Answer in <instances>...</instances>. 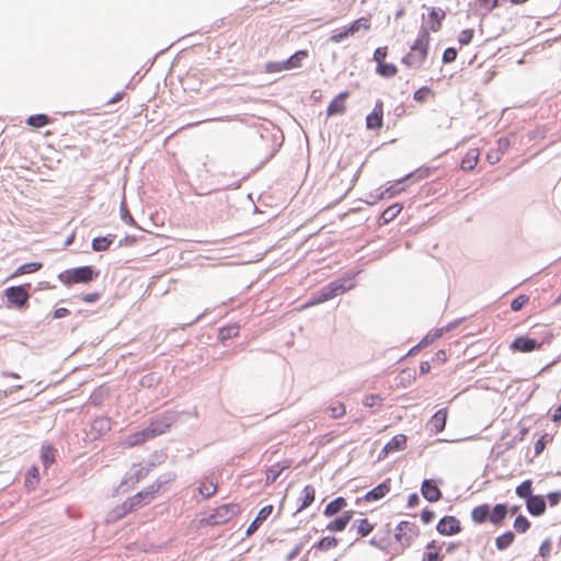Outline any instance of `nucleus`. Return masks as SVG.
<instances>
[{
	"label": "nucleus",
	"instance_id": "obj_7",
	"mask_svg": "<svg viewBox=\"0 0 561 561\" xmlns=\"http://www.w3.org/2000/svg\"><path fill=\"white\" fill-rule=\"evenodd\" d=\"M4 295L8 304L18 308H24L30 298V294L24 286L9 287L5 289Z\"/></svg>",
	"mask_w": 561,
	"mask_h": 561
},
{
	"label": "nucleus",
	"instance_id": "obj_41",
	"mask_svg": "<svg viewBox=\"0 0 561 561\" xmlns=\"http://www.w3.org/2000/svg\"><path fill=\"white\" fill-rule=\"evenodd\" d=\"M114 236L110 237H98L92 240V248L94 251L101 252L106 251L112 244Z\"/></svg>",
	"mask_w": 561,
	"mask_h": 561
},
{
	"label": "nucleus",
	"instance_id": "obj_26",
	"mask_svg": "<svg viewBox=\"0 0 561 561\" xmlns=\"http://www.w3.org/2000/svg\"><path fill=\"white\" fill-rule=\"evenodd\" d=\"M309 57L306 49L297 50L294 55L285 60L287 71L301 68L305 60Z\"/></svg>",
	"mask_w": 561,
	"mask_h": 561
},
{
	"label": "nucleus",
	"instance_id": "obj_29",
	"mask_svg": "<svg viewBox=\"0 0 561 561\" xmlns=\"http://www.w3.org/2000/svg\"><path fill=\"white\" fill-rule=\"evenodd\" d=\"M515 541V534L512 530H506L495 538V548L499 551H504L510 548Z\"/></svg>",
	"mask_w": 561,
	"mask_h": 561
},
{
	"label": "nucleus",
	"instance_id": "obj_46",
	"mask_svg": "<svg viewBox=\"0 0 561 561\" xmlns=\"http://www.w3.org/2000/svg\"><path fill=\"white\" fill-rule=\"evenodd\" d=\"M434 95V92L432 91L431 88L428 87H422L420 89H417L414 94H413V99L414 101L419 102V103H423L425 102L428 98L433 96Z\"/></svg>",
	"mask_w": 561,
	"mask_h": 561
},
{
	"label": "nucleus",
	"instance_id": "obj_2",
	"mask_svg": "<svg viewBox=\"0 0 561 561\" xmlns=\"http://www.w3.org/2000/svg\"><path fill=\"white\" fill-rule=\"evenodd\" d=\"M354 287L355 282L352 276H345L337 280L331 282L329 285L323 287L319 293H317L308 302H306L304 308H309L325 302L346 293L347 290H351Z\"/></svg>",
	"mask_w": 561,
	"mask_h": 561
},
{
	"label": "nucleus",
	"instance_id": "obj_34",
	"mask_svg": "<svg viewBox=\"0 0 561 561\" xmlns=\"http://www.w3.org/2000/svg\"><path fill=\"white\" fill-rule=\"evenodd\" d=\"M402 208V205L398 203L387 207L380 216L381 224H388L393 220L401 213Z\"/></svg>",
	"mask_w": 561,
	"mask_h": 561
},
{
	"label": "nucleus",
	"instance_id": "obj_50",
	"mask_svg": "<svg viewBox=\"0 0 561 561\" xmlns=\"http://www.w3.org/2000/svg\"><path fill=\"white\" fill-rule=\"evenodd\" d=\"M381 402L382 399L379 394H368L363 400L364 405L368 408L380 407Z\"/></svg>",
	"mask_w": 561,
	"mask_h": 561
},
{
	"label": "nucleus",
	"instance_id": "obj_54",
	"mask_svg": "<svg viewBox=\"0 0 561 561\" xmlns=\"http://www.w3.org/2000/svg\"><path fill=\"white\" fill-rule=\"evenodd\" d=\"M478 4L481 9L485 10L486 12H491L493 9H495L499 4L497 0H478Z\"/></svg>",
	"mask_w": 561,
	"mask_h": 561
},
{
	"label": "nucleus",
	"instance_id": "obj_57",
	"mask_svg": "<svg viewBox=\"0 0 561 561\" xmlns=\"http://www.w3.org/2000/svg\"><path fill=\"white\" fill-rule=\"evenodd\" d=\"M547 435L541 436L534 445L535 455H540L546 448Z\"/></svg>",
	"mask_w": 561,
	"mask_h": 561
},
{
	"label": "nucleus",
	"instance_id": "obj_51",
	"mask_svg": "<svg viewBox=\"0 0 561 561\" xmlns=\"http://www.w3.org/2000/svg\"><path fill=\"white\" fill-rule=\"evenodd\" d=\"M387 56H388V47L382 46V47L376 48V50L374 51L373 59H374V61H376V64L378 66L382 62H386L385 59Z\"/></svg>",
	"mask_w": 561,
	"mask_h": 561
},
{
	"label": "nucleus",
	"instance_id": "obj_33",
	"mask_svg": "<svg viewBox=\"0 0 561 561\" xmlns=\"http://www.w3.org/2000/svg\"><path fill=\"white\" fill-rule=\"evenodd\" d=\"M352 528L356 530L359 537H366L374 530L375 525L368 518H362Z\"/></svg>",
	"mask_w": 561,
	"mask_h": 561
},
{
	"label": "nucleus",
	"instance_id": "obj_32",
	"mask_svg": "<svg viewBox=\"0 0 561 561\" xmlns=\"http://www.w3.org/2000/svg\"><path fill=\"white\" fill-rule=\"evenodd\" d=\"M42 267H43V264L41 262H30V263L22 264L14 271V273L11 275V278H15V277H19V276L25 275V274L35 273V272L39 271Z\"/></svg>",
	"mask_w": 561,
	"mask_h": 561
},
{
	"label": "nucleus",
	"instance_id": "obj_24",
	"mask_svg": "<svg viewBox=\"0 0 561 561\" xmlns=\"http://www.w3.org/2000/svg\"><path fill=\"white\" fill-rule=\"evenodd\" d=\"M347 506V501L343 496L335 497L331 502H329L324 510L323 515L327 517H332L334 515H337L339 513L343 512Z\"/></svg>",
	"mask_w": 561,
	"mask_h": 561
},
{
	"label": "nucleus",
	"instance_id": "obj_53",
	"mask_svg": "<svg viewBox=\"0 0 561 561\" xmlns=\"http://www.w3.org/2000/svg\"><path fill=\"white\" fill-rule=\"evenodd\" d=\"M503 153L501 152V150H497V149H491L488 153H486V161L490 163V164H495L497 163L501 158H502Z\"/></svg>",
	"mask_w": 561,
	"mask_h": 561
},
{
	"label": "nucleus",
	"instance_id": "obj_4",
	"mask_svg": "<svg viewBox=\"0 0 561 561\" xmlns=\"http://www.w3.org/2000/svg\"><path fill=\"white\" fill-rule=\"evenodd\" d=\"M419 536V526L409 520L400 522L394 529V539L402 549L409 548Z\"/></svg>",
	"mask_w": 561,
	"mask_h": 561
},
{
	"label": "nucleus",
	"instance_id": "obj_16",
	"mask_svg": "<svg viewBox=\"0 0 561 561\" xmlns=\"http://www.w3.org/2000/svg\"><path fill=\"white\" fill-rule=\"evenodd\" d=\"M151 439L147 428H144L142 431L135 432L128 436H126L122 442L121 446L123 448H133L136 446H140L145 444L147 440Z\"/></svg>",
	"mask_w": 561,
	"mask_h": 561
},
{
	"label": "nucleus",
	"instance_id": "obj_9",
	"mask_svg": "<svg viewBox=\"0 0 561 561\" xmlns=\"http://www.w3.org/2000/svg\"><path fill=\"white\" fill-rule=\"evenodd\" d=\"M408 437L404 434L394 435L381 449L378 459H385L389 454L401 451L407 448Z\"/></svg>",
	"mask_w": 561,
	"mask_h": 561
},
{
	"label": "nucleus",
	"instance_id": "obj_56",
	"mask_svg": "<svg viewBox=\"0 0 561 561\" xmlns=\"http://www.w3.org/2000/svg\"><path fill=\"white\" fill-rule=\"evenodd\" d=\"M472 37H473L472 30H463L460 33L458 41L461 45H468L472 41Z\"/></svg>",
	"mask_w": 561,
	"mask_h": 561
},
{
	"label": "nucleus",
	"instance_id": "obj_38",
	"mask_svg": "<svg viewBox=\"0 0 561 561\" xmlns=\"http://www.w3.org/2000/svg\"><path fill=\"white\" fill-rule=\"evenodd\" d=\"M51 118L46 114H36L27 118V125L33 128H41L48 125Z\"/></svg>",
	"mask_w": 561,
	"mask_h": 561
},
{
	"label": "nucleus",
	"instance_id": "obj_58",
	"mask_svg": "<svg viewBox=\"0 0 561 561\" xmlns=\"http://www.w3.org/2000/svg\"><path fill=\"white\" fill-rule=\"evenodd\" d=\"M435 518V513L432 510L425 508L421 513V520L424 524L431 523Z\"/></svg>",
	"mask_w": 561,
	"mask_h": 561
},
{
	"label": "nucleus",
	"instance_id": "obj_48",
	"mask_svg": "<svg viewBox=\"0 0 561 561\" xmlns=\"http://www.w3.org/2000/svg\"><path fill=\"white\" fill-rule=\"evenodd\" d=\"M529 301V297L527 295H519L511 302V309L513 311H519L523 309Z\"/></svg>",
	"mask_w": 561,
	"mask_h": 561
},
{
	"label": "nucleus",
	"instance_id": "obj_42",
	"mask_svg": "<svg viewBox=\"0 0 561 561\" xmlns=\"http://www.w3.org/2000/svg\"><path fill=\"white\" fill-rule=\"evenodd\" d=\"M530 526H531V524H530L529 519L524 515H518L515 518L514 524H513L514 529L518 534H525L526 531L529 530Z\"/></svg>",
	"mask_w": 561,
	"mask_h": 561
},
{
	"label": "nucleus",
	"instance_id": "obj_18",
	"mask_svg": "<svg viewBox=\"0 0 561 561\" xmlns=\"http://www.w3.org/2000/svg\"><path fill=\"white\" fill-rule=\"evenodd\" d=\"M316 500V489L311 484H307L298 499L299 505L296 510V513H300L304 510L308 508Z\"/></svg>",
	"mask_w": 561,
	"mask_h": 561
},
{
	"label": "nucleus",
	"instance_id": "obj_22",
	"mask_svg": "<svg viewBox=\"0 0 561 561\" xmlns=\"http://www.w3.org/2000/svg\"><path fill=\"white\" fill-rule=\"evenodd\" d=\"M390 492V480H387L366 493L365 501L370 503L385 497Z\"/></svg>",
	"mask_w": 561,
	"mask_h": 561
},
{
	"label": "nucleus",
	"instance_id": "obj_62",
	"mask_svg": "<svg viewBox=\"0 0 561 561\" xmlns=\"http://www.w3.org/2000/svg\"><path fill=\"white\" fill-rule=\"evenodd\" d=\"M301 549H302V543L296 545L295 548L288 553L287 560L290 561L294 558H296L301 552Z\"/></svg>",
	"mask_w": 561,
	"mask_h": 561
},
{
	"label": "nucleus",
	"instance_id": "obj_39",
	"mask_svg": "<svg viewBox=\"0 0 561 561\" xmlns=\"http://www.w3.org/2000/svg\"><path fill=\"white\" fill-rule=\"evenodd\" d=\"M376 72L383 78H392L398 73V68L393 64L382 62L377 66Z\"/></svg>",
	"mask_w": 561,
	"mask_h": 561
},
{
	"label": "nucleus",
	"instance_id": "obj_6",
	"mask_svg": "<svg viewBox=\"0 0 561 561\" xmlns=\"http://www.w3.org/2000/svg\"><path fill=\"white\" fill-rule=\"evenodd\" d=\"M174 422L175 417L173 413H163L153 419L146 428L150 438H154L156 436L167 433Z\"/></svg>",
	"mask_w": 561,
	"mask_h": 561
},
{
	"label": "nucleus",
	"instance_id": "obj_11",
	"mask_svg": "<svg viewBox=\"0 0 561 561\" xmlns=\"http://www.w3.org/2000/svg\"><path fill=\"white\" fill-rule=\"evenodd\" d=\"M541 348V343H538L535 339L518 336L512 344L511 350L515 352L529 353Z\"/></svg>",
	"mask_w": 561,
	"mask_h": 561
},
{
	"label": "nucleus",
	"instance_id": "obj_20",
	"mask_svg": "<svg viewBox=\"0 0 561 561\" xmlns=\"http://www.w3.org/2000/svg\"><path fill=\"white\" fill-rule=\"evenodd\" d=\"M272 512H273V505L270 504V505L263 506L259 511L255 519L249 525V527L245 531L247 536L253 535L257 530V528L261 526V524L267 519V517L272 514Z\"/></svg>",
	"mask_w": 561,
	"mask_h": 561
},
{
	"label": "nucleus",
	"instance_id": "obj_30",
	"mask_svg": "<svg viewBox=\"0 0 561 561\" xmlns=\"http://www.w3.org/2000/svg\"><path fill=\"white\" fill-rule=\"evenodd\" d=\"M371 26L370 18L369 16H362L355 21H353L348 26V32L351 36H354L356 33L360 31H369Z\"/></svg>",
	"mask_w": 561,
	"mask_h": 561
},
{
	"label": "nucleus",
	"instance_id": "obj_36",
	"mask_svg": "<svg viewBox=\"0 0 561 561\" xmlns=\"http://www.w3.org/2000/svg\"><path fill=\"white\" fill-rule=\"evenodd\" d=\"M533 491V481L530 479L523 481L515 490L516 495L524 499L525 502L534 495Z\"/></svg>",
	"mask_w": 561,
	"mask_h": 561
},
{
	"label": "nucleus",
	"instance_id": "obj_52",
	"mask_svg": "<svg viewBox=\"0 0 561 561\" xmlns=\"http://www.w3.org/2000/svg\"><path fill=\"white\" fill-rule=\"evenodd\" d=\"M545 499L551 507L557 506L561 502V491L549 492Z\"/></svg>",
	"mask_w": 561,
	"mask_h": 561
},
{
	"label": "nucleus",
	"instance_id": "obj_43",
	"mask_svg": "<svg viewBox=\"0 0 561 561\" xmlns=\"http://www.w3.org/2000/svg\"><path fill=\"white\" fill-rule=\"evenodd\" d=\"M339 545V540L333 536H327L319 540L317 543V548L322 551H328L336 548Z\"/></svg>",
	"mask_w": 561,
	"mask_h": 561
},
{
	"label": "nucleus",
	"instance_id": "obj_13",
	"mask_svg": "<svg viewBox=\"0 0 561 561\" xmlns=\"http://www.w3.org/2000/svg\"><path fill=\"white\" fill-rule=\"evenodd\" d=\"M383 123V103L378 101L373 112L366 117V127L368 129H380Z\"/></svg>",
	"mask_w": 561,
	"mask_h": 561
},
{
	"label": "nucleus",
	"instance_id": "obj_63",
	"mask_svg": "<svg viewBox=\"0 0 561 561\" xmlns=\"http://www.w3.org/2000/svg\"><path fill=\"white\" fill-rule=\"evenodd\" d=\"M100 425L101 428L108 430L110 420L107 417H100L94 421V426Z\"/></svg>",
	"mask_w": 561,
	"mask_h": 561
},
{
	"label": "nucleus",
	"instance_id": "obj_3",
	"mask_svg": "<svg viewBox=\"0 0 561 561\" xmlns=\"http://www.w3.org/2000/svg\"><path fill=\"white\" fill-rule=\"evenodd\" d=\"M240 513V507L236 503H227L222 504L220 506H217L213 513H210L206 518L203 519V522L207 526H215V525H221L230 519H232L234 516H237Z\"/></svg>",
	"mask_w": 561,
	"mask_h": 561
},
{
	"label": "nucleus",
	"instance_id": "obj_10",
	"mask_svg": "<svg viewBox=\"0 0 561 561\" xmlns=\"http://www.w3.org/2000/svg\"><path fill=\"white\" fill-rule=\"evenodd\" d=\"M443 545V542L435 539L427 542L421 561H444Z\"/></svg>",
	"mask_w": 561,
	"mask_h": 561
},
{
	"label": "nucleus",
	"instance_id": "obj_27",
	"mask_svg": "<svg viewBox=\"0 0 561 561\" xmlns=\"http://www.w3.org/2000/svg\"><path fill=\"white\" fill-rule=\"evenodd\" d=\"M446 421L447 409H440L432 416L430 424L435 433H439L445 428Z\"/></svg>",
	"mask_w": 561,
	"mask_h": 561
},
{
	"label": "nucleus",
	"instance_id": "obj_1",
	"mask_svg": "<svg viewBox=\"0 0 561 561\" xmlns=\"http://www.w3.org/2000/svg\"><path fill=\"white\" fill-rule=\"evenodd\" d=\"M430 41L431 37L428 32L426 30H422L407 55L402 57L401 62L408 68L420 69L427 58Z\"/></svg>",
	"mask_w": 561,
	"mask_h": 561
},
{
	"label": "nucleus",
	"instance_id": "obj_15",
	"mask_svg": "<svg viewBox=\"0 0 561 561\" xmlns=\"http://www.w3.org/2000/svg\"><path fill=\"white\" fill-rule=\"evenodd\" d=\"M353 511H345L341 516L327 524L325 529L331 533H342L346 529L348 523L353 518Z\"/></svg>",
	"mask_w": 561,
	"mask_h": 561
},
{
	"label": "nucleus",
	"instance_id": "obj_64",
	"mask_svg": "<svg viewBox=\"0 0 561 561\" xmlns=\"http://www.w3.org/2000/svg\"><path fill=\"white\" fill-rule=\"evenodd\" d=\"M69 314V310L67 308H58L54 311V318L60 319L65 318Z\"/></svg>",
	"mask_w": 561,
	"mask_h": 561
},
{
	"label": "nucleus",
	"instance_id": "obj_14",
	"mask_svg": "<svg viewBox=\"0 0 561 561\" xmlns=\"http://www.w3.org/2000/svg\"><path fill=\"white\" fill-rule=\"evenodd\" d=\"M526 508L531 516L538 517L546 513L547 502L543 495H533L526 501Z\"/></svg>",
	"mask_w": 561,
	"mask_h": 561
},
{
	"label": "nucleus",
	"instance_id": "obj_31",
	"mask_svg": "<svg viewBox=\"0 0 561 561\" xmlns=\"http://www.w3.org/2000/svg\"><path fill=\"white\" fill-rule=\"evenodd\" d=\"M198 492L204 497H210L217 492V482L213 478H204L198 486Z\"/></svg>",
	"mask_w": 561,
	"mask_h": 561
},
{
	"label": "nucleus",
	"instance_id": "obj_49",
	"mask_svg": "<svg viewBox=\"0 0 561 561\" xmlns=\"http://www.w3.org/2000/svg\"><path fill=\"white\" fill-rule=\"evenodd\" d=\"M552 543L550 539H546L541 542L538 556L542 558L543 560H547L551 554Z\"/></svg>",
	"mask_w": 561,
	"mask_h": 561
},
{
	"label": "nucleus",
	"instance_id": "obj_37",
	"mask_svg": "<svg viewBox=\"0 0 561 561\" xmlns=\"http://www.w3.org/2000/svg\"><path fill=\"white\" fill-rule=\"evenodd\" d=\"M240 328L238 324H229L219 330L218 339L221 342L230 340L239 334Z\"/></svg>",
	"mask_w": 561,
	"mask_h": 561
},
{
	"label": "nucleus",
	"instance_id": "obj_60",
	"mask_svg": "<svg viewBox=\"0 0 561 561\" xmlns=\"http://www.w3.org/2000/svg\"><path fill=\"white\" fill-rule=\"evenodd\" d=\"M508 146H510L508 139L502 137V138H500L497 140V148L496 149L501 150V152L504 153L507 150Z\"/></svg>",
	"mask_w": 561,
	"mask_h": 561
},
{
	"label": "nucleus",
	"instance_id": "obj_35",
	"mask_svg": "<svg viewBox=\"0 0 561 561\" xmlns=\"http://www.w3.org/2000/svg\"><path fill=\"white\" fill-rule=\"evenodd\" d=\"M331 419L337 420L346 414V407L343 402L333 401L327 408Z\"/></svg>",
	"mask_w": 561,
	"mask_h": 561
},
{
	"label": "nucleus",
	"instance_id": "obj_17",
	"mask_svg": "<svg viewBox=\"0 0 561 561\" xmlns=\"http://www.w3.org/2000/svg\"><path fill=\"white\" fill-rule=\"evenodd\" d=\"M422 495L430 502H438L442 499V491L432 480H424L421 485Z\"/></svg>",
	"mask_w": 561,
	"mask_h": 561
},
{
	"label": "nucleus",
	"instance_id": "obj_19",
	"mask_svg": "<svg viewBox=\"0 0 561 561\" xmlns=\"http://www.w3.org/2000/svg\"><path fill=\"white\" fill-rule=\"evenodd\" d=\"M348 98V92H341L336 98H334L327 108L328 116H333L337 114H343L346 111L345 100Z\"/></svg>",
	"mask_w": 561,
	"mask_h": 561
},
{
	"label": "nucleus",
	"instance_id": "obj_23",
	"mask_svg": "<svg viewBox=\"0 0 561 561\" xmlns=\"http://www.w3.org/2000/svg\"><path fill=\"white\" fill-rule=\"evenodd\" d=\"M480 159V150L478 148H471L467 151L465 157L461 160L460 169L462 171H472Z\"/></svg>",
	"mask_w": 561,
	"mask_h": 561
},
{
	"label": "nucleus",
	"instance_id": "obj_8",
	"mask_svg": "<svg viewBox=\"0 0 561 561\" xmlns=\"http://www.w3.org/2000/svg\"><path fill=\"white\" fill-rule=\"evenodd\" d=\"M461 523L455 516H444L436 525V530L443 536H454L461 531Z\"/></svg>",
	"mask_w": 561,
	"mask_h": 561
},
{
	"label": "nucleus",
	"instance_id": "obj_55",
	"mask_svg": "<svg viewBox=\"0 0 561 561\" xmlns=\"http://www.w3.org/2000/svg\"><path fill=\"white\" fill-rule=\"evenodd\" d=\"M456 58H457V50L454 47H449V48L445 49V51L443 54V61L445 64L453 62V61H455Z\"/></svg>",
	"mask_w": 561,
	"mask_h": 561
},
{
	"label": "nucleus",
	"instance_id": "obj_25",
	"mask_svg": "<svg viewBox=\"0 0 561 561\" xmlns=\"http://www.w3.org/2000/svg\"><path fill=\"white\" fill-rule=\"evenodd\" d=\"M291 466L289 460L284 461L283 463H275L266 469L265 471V483L272 484L277 478L282 474V472L288 469Z\"/></svg>",
	"mask_w": 561,
	"mask_h": 561
},
{
	"label": "nucleus",
	"instance_id": "obj_21",
	"mask_svg": "<svg viewBox=\"0 0 561 561\" xmlns=\"http://www.w3.org/2000/svg\"><path fill=\"white\" fill-rule=\"evenodd\" d=\"M490 505L486 503L474 506L470 512V518L476 525L489 522Z\"/></svg>",
	"mask_w": 561,
	"mask_h": 561
},
{
	"label": "nucleus",
	"instance_id": "obj_28",
	"mask_svg": "<svg viewBox=\"0 0 561 561\" xmlns=\"http://www.w3.org/2000/svg\"><path fill=\"white\" fill-rule=\"evenodd\" d=\"M445 18V12L440 9L432 8L428 13V25L431 31L438 32L442 28V21Z\"/></svg>",
	"mask_w": 561,
	"mask_h": 561
},
{
	"label": "nucleus",
	"instance_id": "obj_44",
	"mask_svg": "<svg viewBox=\"0 0 561 561\" xmlns=\"http://www.w3.org/2000/svg\"><path fill=\"white\" fill-rule=\"evenodd\" d=\"M55 453L56 450L51 446L42 447L41 458L46 468L55 462Z\"/></svg>",
	"mask_w": 561,
	"mask_h": 561
},
{
	"label": "nucleus",
	"instance_id": "obj_12",
	"mask_svg": "<svg viewBox=\"0 0 561 561\" xmlns=\"http://www.w3.org/2000/svg\"><path fill=\"white\" fill-rule=\"evenodd\" d=\"M508 513L510 510L505 503L495 504L493 507L490 506L489 523L495 527H501L504 525Z\"/></svg>",
	"mask_w": 561,
	"mask_h": 561
},
{
	"label": "nucleus",
	"instance_id": "obj_45",
	"mask_svg": "<svg viewBox=\"0 0 561 561\" xmlns=\"http://www.w3.org/2000/svg\"><path fill=\"white\" fill-rule=\"evenodd\" d=\"M351 37V34L348 32V28L347 26H344L342 28H337V30H334L331 35H330V41L332 43H341L343 42L344 39Z\"/></svg>",
	"mask_w": 561,
	"mask_h": 561
},
{
	"label": "nucleus",
	"instance_id": "obj_5",
	"mask_svg": "<svg viewBox=\"0 0 561 561\" xmlns=\"http://www.w3.org/2000/svg\"><path fill=\"white\" fill-rule=\"evenodd\" d=\"M96 274L91 266H81L66 271L60 275V280L65 285L91 282Z\"/></svg>",
	"mask_w": 561,
	"mask_h": 561
},
{
	"label": "nucleus",
	"instance_id": "obj_47",
	"mask_svg": "<svg viewBox=\"0 0 561 561\" xmlns=\"http://www.w3.org/2000/svg\"><path fill=\"white\" fill-rule=\"evenodd\" d=\"M264 70L266 73H277L282 71H287L285 60L284 61H268L264 66Z\"/></svg>",
	"mask_w": 561,
	"mask_h": 561
},
{
	"label": "nucleus",
	"instance_id": "obj_59",
	"mask_svg": "<svg viewBox=\"0 0 561 561\" xmlns=\"http://www.w3.org/2000/svg\"><path fill=\"white\" fill-rule=\"evenodd\" d=\"M411 176H412V173L407 174L402 180H399V181H397V182H396V184L391 185V186L387 190L388 192L392 191V192H391V194H390V196H393L394 194H398V193H400L401 191H403V188H397L396 186H397L398 184H400L401 182H403L404 180H407V179L411 178Z\"/></svg>",
	"mask_w": 561,
	"mask_h": 561
},
{
	"label": "nucleus",
	"instance_id": "obj_40",
	"mask_svg": "<svg viewBox=\"0 0 561 561\" xmlns=\"http://www.w3.org/2000/svg\"><path fill=\"white\" fill-rule=\"evenodd\" d=\"M39 481V472L36 466H32L25 476V486L28 489H34Z\"/></svg>",
	"mask_w": 561,
	"mask_h": 561
},
{
	"label": "nucleus",
	"instance_id": "obj_61",
	"mask_svg": "<svg viewBox=\"0 0 561 561\" xmlns=\"http://www.w3.org/2000/svg\"><path fill=\"white\" fill-rule=\"evenodd\" d=\"M435 362H438L440 364H444L447 360V355L444 350H439L435 353L434 358Z\"/></svg>",
	"mask_w": 561,
	"mask_h": 561
}]
</instances>
